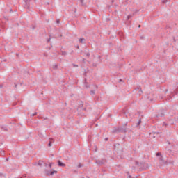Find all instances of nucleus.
Here are the masks:
<instances>
[{"label": "nucleus", "mask_w": 178, "mask_h": 178, "mask_svg": "<svg viewBox=\"0 0 178 178\" xmlns=\"http://www.w3.org/2000/svg\"><path fill=\"white\" fill-rule=\"evenodd\" d=\"M112 133H126V128L123 127H114Z\"/></svg>", "instance_id": "1"}, {"label": "nucleus", "mask_w": 178, "mask_h": 178, "mask_svg": "<svg viewBox=\"0 0 178 178\" xmlns=\"http://www.w3.org/2000/svg\"><path fill=\"white\" fill-rule=\"evenodd\" d=\"M165 116V110H160L156 115V118H163Z\"/></svg>", "instance_id": "2"}, {"label": "nucleus", "mask_w": 178, "mask_h": 178, "mask_svg": "<svg viewBox=\"0 0 178 178\" xmlns=\"http://www.w3.org/2000/svg\"><path fill=\"white\" fill-rule=\"evenodd\" d=\"M95 163H97L98 166H102V165H105V159H102L101 160H96Z\"/></svg>", "instance_id": "3"}, {"label": "nucleus", "mask_w": 178, "mask_h": 178, "mask_svg": "<svg viewBox=\"0 0 178 178\" xmlns=\"http://www.w3.org/2000/svg\"><path fill=\"white\" fill-rule=\"evenodd\" d=\"M135 91L137 92L138 95H141L143 94V90L140 88V86H138L136 88H135Z\"/></svg>", "instance_id": "4"}, {"label": "nucleus", "mask_w": 178, "mask_h": 178, "mask_svg": "<svg viewBox=\"0 0 178 178\" xmlns=\"http://www.w3.org/2000/svg\"><path fill=\"white\" fill-rule=\"evenodd\" d=\"M54 173H58V171H56V170H53V171H47V176H53V175H54Z\"/></svg>", "instance_id": "5"}, {"label": "nucleus", "mask_w": 178, "mask_h": 178, "mask_svg": "<svg viewBox=\"0 0 178 178\" xmlns=\"http://www.w3.org/2000/svg\"><path fill=\"white\" fill-rule=\"evenodd\" d=\"M58 166H61V168H65L66 166V164L63 163L62 161H58Z\"/></svg>", "instance_id": "6"}, {"label": "nucleus", "mask_w": 178, "mask_h": 178, "mask_svg": "<svg viewBox=\"0 0 178 178\" xmlns=\"http://www.w3.org/2000/svg\"><path fill=\"white\" fill-rule=\"evenodd\" d=\"M55 143V140L51 138V139L49 140V144H48V147H52V143Z\"/></svg>", "instance_id": "7"}, {"label": "nucleus", "mask_w": 178, "mask_h": 178, "mask_svg": "<svg viewBox=\"0 0 178 178\" xmlns=\"http://www.w3.org/2000/svg\"><path fill=\"white\" fill-rule=\"evenodd\" d=\"M80 44H85L84 41H86V39L84 38H81L79 40Z\"/></svg>", "instance_id": "8"}, {"label": "nucleus", "mask_w": 178, "mask_h": 178, "mask_svg": "<svg viewBox=\"0 0 178 178\" xmlns=\"http://www.w3.org/2000/svg\"><path fill=\"white\" fill-rule=\"evenodd\" d=\"M160 162L161 163H166V161H165V160H163V157L162 156L160 157Z\"/></svg>", "instance_id": "9"}, {"label": "nucleus", "mask_w": 178, "mask_h": 178, "mask_svg": "<svg viewBox=\"0 0 178 178\" xmlns=\"http://www.w3.org/2000/svg\"><path fill=\"white\" fill-rule=\"evenodd\" d=\"M52 68L54 69V70H56V69H58V64H54Z\"/></svg>", "instance_id": "10"}, {"label": "nucleus", "mask_w": 178, "mask_h": 178, "mask_svg": "<svg viewBox=\"0 0 178 178\" xmlns=\"http://www.w3.org/2000/svg\"><path fill=\"white\" fill-rule=\"evenodd\" d=\"M140 124H141V118H140L139 120L138 121V122L136 123V127H138V126H140Z\"/></svg>", "instance_id": "11"}, {"label": "nucleus", "mask_w": 178, "mask_h": 178, "mask_svg": "<svg viewBox=\"0 0 178 178\" xmlns=\"http://www.w3.org/2000/svg\"><path fill=\"white\" fill-rule=\"evenodd\" d=\"M79 2L82 6H84V5H86V3H84V0H79Z\"/></svg>", "instance_id": "12"}, {"label": "nucleus", "mask_w": 178, "mask_h": 178, "mask_svg": "<svg viewBox=\"0 0 178 178\" xmlns=\"http://www.w3.org/2000/svg\"><path fill=\"white\" fill-rule=\"evenodd\" d=\"M61 55H63V56H66V55H67V53L66 51H62Z\"/></svg>", "instance_id": "13"}, {"label": "nucleus", "mask_w": 178, "mask_h": 178, "mask_svg": "<svg viewBox=\"0 0 178 178\" xmlns=\"http://www.w3.org/2000/svg\"><path fill=\"white\" fill-rule=\"evenodd\" d=\"M85 55H86V56L87 57V58H90V52H86V53H85Z\"/></svg>", "instance_id": "14"}, {"label": "nucleus", "mask_w": 178, "mask_h": 178, "mask_svg": "<svg viewBox=\"0 0 178 178\" xmlns=\"http://www.w3.org/2000/svg\"><path fill=\"white\" fill-rule=\"evenodd\" d=\"M95 94V90H90L91 95H94Z\"/></svg>", "instance_id": "15"}, {"label": "nucleus", "mask_w": 178, "mask_h": 178, "mask_svg": "<svg viewBox=\"0 0 178 178\" xmlns=\"http://www.w3.org/2000/svg\"><path fill=\"white\" fill-rule=\"evenodd\" d=\"M35 115H37V112H35L34 113H32V114L31 115V118H33V116H35Z\"/></svg>", "instance_id": "16"}, {"label": "nucleus", "mask_w": 178, "mask_h": 178, "mask_svg": "<svg viewBox=\"0 0 178 178\" xmlns=\"http://www.w3.org/2000/svg\"><path fill=\"white\" fill-rule=\"evenodd\" d=\"M31 29L32 30H35V25H32L31 27Z\"/></svg>", "instance_id": "17"}, {"label": "nucleus", "mask_w": 178, "mask_h": 178, "mask_svg": "<svg viewBox=\"0 0 178 178\" xmlns=\"http://www.w3.org/2000/svg\"><path fill=\"white\" fill-rule=\"evenodd\" d=\"M136 166H140V164H141V163H139L138 161H136Z\"/></svg>", "instance_id": "18"}, {"label": "nucleus", "mask_w": 178, "mask_h": 178, "mask_svg": "<svg viewBox=\"0 0 178 178\" xmlns=\"http://www.w3.org/2000/svg\"><path fill=\"white\" fill-rule=\"evenodd\" d=\"M77 168H83V164L79 163L77 166Z\"/></svg>", "instance_id": "19"}, {"label": "nucleus", "mask_w": 178, "mask_h": 178, "mask_svg": "<svg viewBox=\"0 0 178 178\" xmlns=\"http://www.w3.org/2000/svg\"><path fill=\"white\" fill-rule=\"evenodd\" d=\"M83 106H84V105L83 104V102H81V103L79 104V108H83Z\"/></svg>", "instance_id": "20"}, {"label": "nucleus", "mask_w": 178, "mask_h": 178, "mask_svg": "<svg viewBox=\"0 0 178 178\" xmlns=\"http://www.w3.org/2000/svg\"><path fill=\"white\" fill-rule=\"evenodd\" d=\"M1 155H2L3 156V155H5V152L4 151H1L0 152Z\"/></svg>", "instance_id": "21"}, {"label": "nucleus", "mask_w": 178, "mask_h": 178, "mask_svg": "<svg viewBox=\"0 0 178 178\" xmlns=\"http://www.w3.org/2000/svg\"><path fill=\"white\" fill-rule=\"evenodd\" d=\"M72 66H74V67H79V65L76 64H72Z\"/></svg>", "instance_id": "22"}, {"label": "nucleus", "mask_w": 178, "mask_h": 178, "mask_svg": "<svg viewBox=\"0 0 178 178\" xmlns=\"http://www.w3.org/2000/svg\"><path fill=\"white\" fill-rule=\"evenodd\" d=\"M156 156H161V152H157L156 153Z\"/></svg>", "instance_id": "23"}, {"label": "nucleus", "mask_w": 178, "mask_h": 178, "mask_svg": "<svg viewBox=\"0 0 178 178\" xmlns=\"http://www.w3.org/2000/svg\"><path fill=\"white\" fill-rule=\"evenodd\" d=\"M38 166H42V163L39 162V163H38Z\"/></svg>", "instance_id": "24"}, {"label": "nucleus", "mask_w": 178, "mask_h": 178, "mask_svg": "<svg viewBox=\"0 0 178 178\" xmlns=\"http://www.w3.org/2000/svg\"><path fill=\"white\" fill-rule=\"evenodd\" d=\"M56 23L59 24L60 23V21L59 19H56Z\"/></svg>", "instance_id": "25"}, {"label": "nucleus", "mask_w": 178, "mask_h": 178, "mask_svg": "<svg viewBox=\"0 0 178 178\" xmlns=\"http://www.w3.org/2000/svg\"><path fill=\"white\" fill-rule=\"evenodd\" d=\"M170 152H172V150H170V149L167 150V154H170Z\"/></svg>", "instance_id": "26"}, {"label": "nucleus", "mask_w": 178, "mask_h": 178, "mask_svg": "<svg viewBox=\"0 0 178 178\" xmlns=\"http://www.w3.org/2000/svg\"><path fill=\"white\" fill-rule=\"evenodd\" d=\"M49 167L52 168V163H49Z\"/></svg>", "instance_id": "27"}, {"label": "nucleus", "mask_w": 178, "mask_h": 178, "mask_svg": "<svg viewBox=\"0 0 178 178\" xmlns=\"http://www.w3.org/2000/svg\"><path fill=\"white\" fill-rule=\"evenodd\" d=\"M166 2H168V0H164V1H163V3H166Z\"/></svg>", "instance_id": "28"}, {"label": "nucleus", "mask_w": 178, "mask_h": 178, "mask_svg": "<svg viewBox=\"0 0 178 178\" xmlns=\"http://www.w3.org/2000/svg\"><path fill=\"white\" fill-rule=\"evenodd\" d=\"M163 126H168V124H166L165 122H163Z\"/></svg>", "instance_id": "29"}, {"label": "nucleus", "mask_w": 178, "mask_h": 178, "mask_svg": "<svg viewBox=\"0 0 178 178\" xmlns=\"http://www.w3.org/2000/svg\"><path fill=\"white\" fill-rule=\"evenodd\" d=\"M127 17H128V19H130V17H131V15H129L127 16Z\"/></svg>", "instance_id": "30"}, {"label": "nucleus", "mask_w": 178, "mask_h": 178, "mask_svg": "<svg viewBox=\"0 0 178 178\" xmlns=\"http://www.w3.org/2000/svg\"><path fill=\"white\" fill-rule=\"evenodd\" d=\"M175 94H178V88H177V90L175 91Z\"/></svg>", "instance_id": "31"}, {"label": "nucleus", "mask_w": 178, "mask_h": 178, "mask_svg": "<svg viewBox=\"0 0 178 178\" xmlns=\"http://www.w3.org/2000/svg\"><path fill=\"white\" fill-rule=\"evenodd\" d=\"M127 178H134V177H132L131 175H129Z\"/></svg>", "instance_id": "32"}, {"label": "nucleus", "mask_w": 178, "mask_h": 178, "mask_svg": "<svg viewBox=\"0 0 178 178\" xmlns=\"http://www.w3.org/2000/svg\"><path fill=\"white\" fill-rule=\"evenodd\" d=\"M138 12V10H136L134 13H137Z\"/></svg>", "instance_id": "33"}, {"label": "nucleus", "mask_w": 178, "mask_h": 178, "mask_svg": "<svg viewBox=\"0 0 178 178\" xmlns=\"http://www.w3.org/2000/svg\"><path fill=\"white\" fill-rule=\"evenodd\" d=\"M51 41V38L47 39V42H49Z\"/></svg>", "instance_id": "34"}, {"label": "nucleus", "mask_w": 178, "mask_h": 178, "mask_svg": "<svg viewBox=\"0 0 178 178\" xmlns=\"http://www.w3.org/2000/svg\"><path fill=\"white\" fill-rule=\"evenodd\" d=\"M122 81H123L122 79H120V80H119V83H122Z\"/></svg>", "instance_id": "35"}, {"label": "nucleus", "mask_w": 178, "mask_h": 178, "mask_svg": "<svg viewBox=\"0 0 178 178\" xmlns=\"http://www.w3.org/2000/svg\"><path fill=\"white\" fill-rule=\"evenodd\" d=\"M175 120H176V122H177L178 121V118H175Z\"/></svg>", "instance_id": "36"}, {"label": "nucleus", "mask_w": 178, "mask_h": 178, "mask_svg": "<svg viewBox=\"0 0 178 178\" xmlns=\"http://www.w3.org/2000/svg\"><path fill=\"white\" fill-rule=\"evenodd\" d=\"M105 141H108V138H105Z\"/></svg>", "instance_id": "37"}, {"label": "nucleus", "mask_w": 178, "mask_h": 178, "mask_svg": "<svg viewBox=\"0 0 178 178\" xmlns=\"http://www.w3.org/2000/svg\"><path fill=\"white\" fill-rule=\"evenodd\" d=\"M167 143H168V144L170 145V142H169V141H167Z\"/></svg>", "instance_id": "38"}, {"label": "nucleus", "mask_w": 178, "mask_h": 178, "mask_svg": "<svg viewBox=\"0 0 178 178\" xmlns=\"http://www.w3.org/2000/svg\"><path fill=\"white\" fill-rule=\"evenodd\" d=\"M3 86L2 85H0V88H2Z\"/></svg>", "instance_id": "39"}, {"label": "nucleus", "mask_w": 178, "mask_h": 178, "mask_svg": "<svg viewBox=\"0 0 178 178\" xmlns=\"http://www.w3.org/2000/svg\"><path fill=\"white\" fill-rule=\"evenodd\" d=\"M86 109H87V108H83V111H86Z\"/></svg>", "instance_id": "40"}, {"label": "nucleus", "mask_w": 178, "mask_h": 178, "mask_svg": "<svg viewBox=\"0 0 178 178\" xmlns=\"http://www.w3.org/2000/svg\"><path fill=\"white\" fill-rule=\"evenodd\" d=\"M6 161H9V158H7V159H6Z\"/></svg>", "instance_id": "41"}, {"label": "nucleus", "mask_w": 178, "mask_h": 178, "mask_svg": "<svg viewBox=\"0 0 178 178\" xmlns=\"http://www.w3.org/2000/svg\"><path fill=\"white\" fill-rule=\"evenodd\" d=\"M15 88L17 87V85L15 84Z\"/></svg>", "instance_id": "42"}, {"label": "nucleus", "mask_w": 178, "mask_h": 178, "mask_svg": "<svg viewBox=\"0 0 178 178\" xmlns=\"http://www.w3.org/2000/svg\"><path fill=\"white\" fill-rule=\"evenodd\" d=\"M76 48H78V49H79V46H76Z\"/></svg>", "instance_id": "43"}, {"label": "nucleus", "mask_w": 178, "mask_h": 178, "mask_svg": "<svg viewBox=\"0 0 178 178\" xmlns=\"http://www.w3.org/2000/svg\"><path fill=\"white\" fill-rule=\"evenodd\" d=\"M151 102H152V99H150Z\"/></svg>", "instance_id": "44"}, {"label": "nucleus", "mask_w": 178, "mask_h": 178, "mask_svg": "<svg viewBox=\"0 0 178 178\" xmlns=\"http://www.w3.org/2000/svg\"><path fill=\"white\" fill-rule=\"evenodd\" d=\"M85 81H87V79H85Z\"/></svg>", "instance_id": "45"}, {"label": "nucleus", "mask_w": 178, "mask_h": 178, "mask_svg": "<svg viewBox=\"0 0 178 178\" xmlns=\"http://www.w3.org/2000/svg\"><path fill=\"white\" fill-rule=\"evenodd\" d=\"M4 130H7L6 128H5Z\"/></svg>", "instance_id": "46"}]
</instances>
